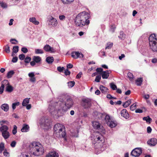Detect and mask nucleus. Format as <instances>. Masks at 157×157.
Returning <instances> with one entry per match:
<instances>
[{"instance_id":"nucleus-1","label":"nucleus","mask_w":157,"mask_h":157,"mask_svg":"<svg viewBox=\"0 0 157 157\" xmlns=\"http://www.w3.org/2000/svg\"><path fill=\"white\" fill-rule=\"evenodd\" d=\"M73 100L69 96H65L59 99L58 102H52L49 104L48 109L54 117L57 118L62 116L73 106Z\"/></svg>"},{"instance_id":"nucleus-2","label":"nucleus","mask_w":157,"mask_h":157,"mask_svg":"<svg viewBox=\"0 0 157 157\" xmlns=\"http://www.w3.org/2000/svg\"><path fill=\"white\" fill-rule=\"evenodd\" d=\"M90 15L88 12L85 11L78 14L75 20V23L76 26L82 27L85 25H88L90 23L89 19Z\"/></svg>"},{"instance_id":"nucleus-3","label":"nucleus","mask_w":157,"mask_h":157,"mask_svg":"<svg viewBox=\"0 0 157 157\" xmlns=\"http://www.w3.org/2000/svg\"><path fill=\"white\" fill-rule=\"evenodd\" d=\"M44 150L43 146L40 143L33 142L29 145V151L31 155L39 156L44 153Z\"/></svg>"},{"instance_id":"nucleus-4","label":"nucleus","mask_w":157,"mask_h":157,"mask_svg":"<svg viewBox=\"0 0 157 157\" xmlns=\"http://www.w3.org/2000/svg\"><path fill=\"white\" fill-rule=\"evenodd\" d=\"M40 124L42 127H44V128L47 129L50 126V121L47 117H42L40 119Z\"/></svg>"},{"instance_id":"nucleus-5","label":"nucleus","mask_w":157,"mask_h":157,"mask_svg":"<svg viewBox=\"0 0 157 157\" xmlns=\"http://www.w3.org/2000/svg\"><path fill=\"white\" fill-rule=\"evenodd\" d=\"M54 135L56 137L63 139L64 143L67 141L65 128L57 132L54 133Z\"/></svg>"},{"instance_id":"nucleus-6","label":"nucleus","mask_w":157,"mask_h":157,"mask_svg":"<svg viewBox=\"0 0 157 157\" xmlns=\"http://www.w3.org/2000/svg\"><path fill=\"white\" fill-rule=\"evenodd\" d=\"M8 128L6 125L2 126L0 127V131L2 132V135L5 139L8 138L10 136V133L8 131Z\"/></svg>"},{"instance_id":"nucleus-7","label":"nucleus","mask_w":157,"mask_h":157,"mask_svg":"<svg viewBox=\"0 0 157 157\" xmlns=\"http://www.w3.org/2000/svg\"><path fill=\"white\" fill-rule=\"evenodd\" d=\"M98 135H97L94 139V141L92 142L93 144L97 145L98 144H101L104 143L105 142L104 138L103 136L98 133Z\"/></svg>"},{"instance_id":"nucleus-8","label":"nucleus","mask_w":157,"mask_h":157,"mask_svg":"<svg viewBox=\"0 0 157 157\" xmlns=\"http://www.w3.org/2000/svg\"><path fill=\"white\" fill-rule=\"evenodd\" d=\"M94 115L98 119L101 120L105 119V121L106 120H108L109 118V115H106L105 113H102L98 111L94 112Z\"/></svg>"},{"instance_id":"nucleus-9","label":"nucleus","mask_w":157,"mask_h":157,"mask_svg":"<svg viewBox=\"0 0 157 157\" xmlns=\"http://www.w3.org/2000/svg\"><path fill=\"white\" fill-rule=\"evenodd\" d=\"M83 102L82 106L85 109L90 108L91 105V100L90 99L86 98H84L82 100Z\"/></svg>"},{"instance_id":"nucleus-10","label":"nucleus","mask_w":157,"mask_h":157,"mask_svg":"<svg viewBox=\"0 0 157 157\" xmlns=\"http://www.w3.org/2000/svg\"><path fill=\"white\" fill-rule=\"evenodd\" d=\"M142 152V150L140 148H136L132 151L131 155L135 157L139 156Z\"/></svg>"},{"instance_id":"nucleus-11","label":"nucleus","mask_w":157,"mask_h":157,"mask_svg":"<svg viewBox=\"0 0 157 157\" xmlns=\"http://www.w3.org/2000/svg\"><path fill=\"white\" fill-rule=\"evenodd\" d=\"M48 21H49L48 25L51 27H55L57 26L58 24L57 20L52 16L48 18Z\"/></svg>"},{"instance_id":"nucleus-12","label":"nucleus","mask_w":157,"mask_h":157,"mask_svg":"<svg viewBox=\"0 0 157 157\" xmlns=\"http://www.w3.org/2000/svg\"><path fill=\"white\" fill-rule=\"evenodd\" d=\"M65 128L64 125L59 124H56L54 127V134Z\"/></svg>"},{"instance_id":"nucleus-13","label":"nucleus","mask_w":157,"mask_h":157,"mask_svg":"<svg viewBox=\"0 0 157 157\" xmlns=\"http://www.w3.org/2000/svg\"><path fill=\"white\" fill-rule=\"evenodd\" d=\"M149 43L151 49L154 52L157 51V41H151Z\"/></svg>"},{"instance_id":"nucleus-14","label":"nucleus","mask_w":157,"mask_h":157,"mask_svg":"<svg viewBox=\"0 0 157 157\" xmlns=\"http://www.w3.org/2000/svg\"><path fill=\"white\" fill-rule=\"evenodd\" d=\"M106 122L107 125L111 128L115 127L117 125L116 121H112L110 117L109 119L108 120H106Z\"/></svg>"},{"instance_id":"nucleus-15","label":"nucleus","mask_w":157,"mask_h":157,"mask_svg":"<svg viewBox=\"0 0 157 157\" xmlns=\"http://www.w3.org/2000/svg\"><path fill=\"white\" fill-rule=\"evenodd\" d=\"M71 56L77 59L78 57L82 58L83 57V55L82 54L78 52H73L71 53Z\"/></svg>"},{"instance_id":"nucleus-16","label":"nucleus","mask_w":157,"mask_h":157,"mask_svg":"<svg viewBox=\"0 0 157 157\" xmlns=\"http://www.w3.org/2000/svg\"><path fill=\"white\" fill-rule=\"evenodd\" d=\"M157 140L155 138H152L147 141V144L150 146H155L157 144Z\"/></svg>"},{"instance_id":"nucleus-17","label":"nucleus","mask_w":157,"mask_h":157,"mask_svg":"<svg viewBox=\"0 0 157 157\" xmlns=\"http://www.w3.org/2000/svg\"><path fill=\"white\" fill-rule=\"evenodd\" d=\"M92 126L95 129L99 130L101 129V124L97 121H93L92 122Z\"/></svg>"},{"instance_id":"nucleus-18","label":"nucleus","mask_w":157,"mask_h":157,"mask_svg":"<svg viewBox=\"0 0 157 157\" xmlns=\"http://www.w3.org/2000/svg\"><path fill=\"white\" fill-rule=\"evenodd\" d=\"M9 84L8 81L7 80H4L2 82L1 86L0 87V94H2L4 90L5 85H9Z\"/></svg>"},{"instance_id":"nucleus-19","label":"nucleus","mask_w":157,"mask_h":157,"mask_svg":"<svg viewBox=\"0 0 157 157\" xmlns=\"http://www.w3.org/2000/svg\"><path fill=\"white\" fill-rule=\"evenodd\" d=\"M111 72L110 70H107L105 71H103L101 75L103 79H107L109 77V74Z\"/></svg>"},{"instance_id":"nucleus-20","label":"nucleus","mask_w":157,"mask_h":157,"mask_svg":"<svg viewBox=\"0 0 157 157\" xmlns=\"http://www.w3.org/2000/svg\"><path fill=\"white\" fill-rule=\"evenodd\" d=\"M121 115L126 119H128L129 117V114L126 109H123L121 110Z\"/></svg>"},{"instance_id":"nucleus-21","label":"nucleus","mask_w":157,"mask_h":157,"mask_svg":"<svg viewBox=\"0 0 157 157\" xmlns=\"http://www.w3.org/2000/svg\"><path fill=\"white\" fill-rule=\"evenodd\" d=\"M58 153L55 151L51 152L46 155V157H59Z\"/></svg>"},{"instance_id":"nucleus-22","label":"nucleus","mask_w":157,"mask_h":157,"mask_svg":"<svg viewBox=\"0 0 157 157\" xmlns=\"http://www.w3.org/2000/svg\"><path fill=\"white\" fill-rule=\"evenodd\" d=\"M44 49L46 52H54V49L53 48L48 44H46L44 46Z\"/></svg>"},{"instance_id":"nucleus-23","label":"nucleus","mask_w":157,"mask_h":157,"mask_svg":"<svg viewBox=\"0 0 157 157\" xmlns=\"http://www.w3.org/2000/svg\"><path fill=\"white\" fill-rule=\"evenodd\" d=\"M29 126L26 124L23 125L22 128L21 129V131L22 132H27L29 131Z\"/></svg>"},{"instance_id":"nucleus-24","label":"nucleus","mask_w":157,"mask_h":157,"mask_svg":"<svg viewBox=\"0 0 157 157\" xmlns=\"http://www.w3.org/2000/svg\"><path fill=\"white\" fill-rule=\"evenodd\" d=\"M99 89L104 94L106 93L108 90V89L107 87L103 85H101L100 86Z\"/></svg>"},{"instance_id":"nucleus-25","label":"nucleus","mask_w":157,"mask_h":157,"mask_svg":"<svg viewBox=\"0 0 157 157\" xmlns=\"http://www.w3.org/2000/svg\"><path fill=\"white\" fill-rule=\"evenodd\" d=\"M1 109L5 112L8 111L9 109V106L7 104H3L1 106Z\"/></svg>"},{"instance_id":"nucleus-26","label":"nucleus","mask_w":157,"mask_h":157,"mask_svg":"<svg viewBox=\"0 0 157 157\" xmlns=\"http://www.w3.org/2000/svg\"><path fill=\"white\" fill-rule=\"evenodd\" d=\"M143 81L142 78H138L135 81L136 85L138 86H140L142 84Z\"/></svg>"},{"instance_id":"nucleus-27","label":"nucleus","mask_w":157,"mask_h":157,"mask_svg":"<svg viewBox=\"0 0 157 157\" xmlns=\"http://www.w3.org/2000/svg\"><path fill=\"white\" fill-rule=\"evenodd\" d=\"M149 42L151 41H157L155 35V34L151 35L149 37Z\"/></svg>"},{"instance_id":"nucleus-28","label":"nucleus","mask_w":157,"mask_h":157,"mask_svg":"<svg viewBox=\"0 0 157 157\" xmlns=\"http://www.w3.org/2000/svg\"><path fill=\"white\" fill-rule=\"evenodd\" d=\"M33 59L36 63H38L41 61V58L39 56H33Z\"/></svg>"},{"instance_id":"nucleus-29","label":"nucleus","mask_w":157,"mask_h":157,"mask_svg":"<svg viewBox=\"0 0 157 157\" xmlns=\"http://www.w3.org/2000/svg\"><path fill=\"white\" fill-rule=\"evenodd\" d=\"M54 61L53 57L48 56L46 58V61L48 64L52 63Z\"/></svg>"},{"instance_id":"nucleus-30","label":"nucleus","mask_w":157,"mask_h":157,"mask_svg":"<svg viewBox=\"0 0 157 157\" xmlns=\"http://www.w3.org/2000/svg\"><path fill=\"white\" fill-rule=\"evenodd\" d=\"M29 21L36 25H38L39 24V21L36 20L35 17H31L29 19Z\"/></svg>"},{"instance_id":"nucleus-31","label":"nucleus","mask_w":157,"mask_h":157,"mask_svg":"<svg viewBox=\"0 0 157 157\" xmlns=\"http://www.w3.org/2000/svg\"><path fill=\"white\" fill-rule=\"evenodd\" d=\"M77 9H81L82 10H89L86 6H83L80 3H78L77 8Z\"/></svg>"},{"instance_id":"nucleus-32","label":"nucleus","mask_w":157,"mask_h":157,"mask_svg":"<svg viewBox=\"0 0 157 157\" xmlns=\"http://www.w3.org/2000/svg\"><path fill=\"white\" fill-rule=\"evenodd\" d=\"M29 98H25L23 101L22 105L23 106H25L27 104L29 103Z\"/></svg>"},{"instance_id":"nucleus-33","label":"nucleus","mask_w":157,"mask_h":157,"mask_svg":"<svg viewBox=\"0 0 157 157\" xmlns=\"http://www.w3.org/2000/svg\"><path fill=\"white\" fill-rule=\"evenodd\" d=\"M143 119L144 121H146L147 123H150L152 121V119L150 118L149 116L144 117H143Z\"/></svg>"},{"instance_id":"nucleus-34","label":"nucleus","mask_w":157,"mask_h":157,"mask_svg":"<svg viewBox=\"0 0 157 157\" xmlns=\"http://www.w3.org/2000/svg\"><path fill=\"white\" fill-rule=\"evenodd\" d=\"M14 73V72L13 70L10 71H9L7 73V77L8 78H11L13 75Z\"/></svg>"},{"instance_id":"nucleus-35","label":"nucleus","mask_w":157,"mask_h":157,"mask_svg":"<svg viewBox=\"0 0 157 157\" xmlns=\"http://www.w3.org/2000/svg\"><path fill=\"white\" fill-rule=\"evenodd\" d=\"M131 103V100H128V101L125 102L123 104V106L124 108H126Z\"/></svg>"},{"instance_id":"nucleus-36","label":"nucleus","mask_w":157,"mask_h":157,"mask_svg":"<svg viewBox=\"0 0 157 157\" xmlns=\"http://www.w3.org/2000/svg\"><path fill=\"white\" fill-rule=\"evenodd\" d=\"M35 52L36 54H42L44 53L43 50L40 49H35Z\"/></svg>"},{"instance_id":"nucleus-37","label":"nucleus","mask_w":157,"mask_h":157,"mask_svg":"<svg viewBox=\"0 0 157 157\" xmlns=\"http://www.w3.org/2000/svg\"><path fill=\"white\" fill-rule=\"evenodd\" d=\"M6 90L8 92H10L13 91V88L12 86L10 85H8L6 86Z\"/></svg>"},{"instance_id":"nucleus-38","label":"nucleus","mask_w":157,"mask_h":157,"mask_svg":"<svg viewBox=\"0 0 157 157\" xmlns=\"http://www.w3.org/2000/svg\"><path fill=\"white\" fill-rule=\"evenodd\" d=\"M126 35L124 33L123 31H121L120 32V35L118 36V37L122 40H124L125 37Z\"/></svg>"},{"instance_id":"nucleus-39","label":"nucleus","mask_w":157,"mask_h":157,"mask_svg":"<svg viewBox=\"0 0 157 157\" xmlns=\"http://www.w3.org/2000/svg\"><path fill=\"white\" fill-rule=\"evenodd\" d=\"M64 4H70L73 2L74 0H61Z\"/></svg>"},{"instance_id":"nucleus-40","label":"nucleus","mask_w":157,"mask_h":157,"mask_svg":"<svg viewBox=\"0 0 157 157\" xmlns=\"http://www.w3.org/2000/svg\"><path fill=\"white\" fill-rule=\"evenodd\" d=\"M19 50V47L18 46H14L13 47V52L14 53H17Z\"/></svg>"},{"instance_id":"nucleus-41","label":"nucleus","mask_w":157,"mask_h":157,"mask_svg":"<svg viewBox=\"0 0 157 157\" xmlns=\"http://www.w3.org/2000/svg\"><path fill=\"white\" fill-rule=\"evenodd\" d=\"M68 86L70 88L73 87L75 84V82L74 81H71L68 82L67 83Z\"/></svg>"},{"instance_id":"nucleus-42","label":"nucleus","mask_w":157,"mask_h":157,"mask_svg":"<svg viewBox=\"0 0 157 157\" xmlns=\"http://www.w3.org/2000/svg\"><path fill=\"white\" fill-rule=\"evenodd\" d=\"M20 104V102H16L13 103L12 104V107L13 110H14L16 109V106L19 105Z\"/></svg>"},{"instance_id":"nucleus-43","label":"nucleus","mask_w":157,"mask_h":157,"mask_svg":"<svg viewBox=\"0 0 157 157\" xmlns=\"http://www.w3.org/2000/svg\"><path fill=\"white\" fill-rule=\"evenodd\" d=\"M110 86L111 88L113 90H116L117 89V86L113 83H110Z\"/></svg>"},{"instance_id":"nucleus-44","label":"nucleus","mask_w":157,"mask_h":157,"mask_svg":"<svg viewBox=\"0 0 157 157\" xmlns=\"http://www.w3.org/2000/svg\"><path fill=\"white\" fill-rule=\"evenodd\" d=\"M0 5L4 9L6 8L7 6L6 3L2 2H0Z\"/></svg>"},{"instance_id":"nucleus-45","label":"nucleus","mask_w":157,"mask_h":157,"mask_svg":"<svg viewBox=\"0 0 157 157\" xmlns=\"http://www.w3.org/2000/svg\"><path fill=\"white\" fill-rule=\"evenodd\" d=\"M136 108V103L131 105L130 109L132 111L134 110Z\"/></svg>"},{"instance_id":"nucleus-46","label":"nucleus","mask_w":157,"mask_h":157,"mask_svg":"<svg viewBox=\"0 0 157 157\" xmlns=\"http://www.w3.org/2000/svg\"><path fill=\"white\" fill-rule=\"evenodd\" d=\"M10 47L8 45H7L5 46L4 50L7 53H9L10 52Z\"/></svg>"},{"instance_id":"nucleus-47","label":"nucleus","mask_w":157,"mask_h":157,"mask_svg":"<svg viewBox=\"0 0 157 157\" xmlns=\"http://www.w3.org/2000/svg\"><path fill=\"white\" fill-rule=\"evenodd\" d=\"M4 148V144L1 143L0 144V153H2Z\"/></svg>"},{"instance_id":"nucleus-48","label":"nucleus","mask_w":157,"mask_h":157,"mask_svg":"<svg viewBox=\"0 0 157 157\" xmlns=\"http://www.w3.org/2000/svg\"><path fill=\"white\" fill-rule=\"evenodd\" d=\"M31 58L29 56H27L25 59L24 62L26 63H29L31 60Z\"/></svg>"},{"instance_id":"nucleus-49","label":"nucleus","mask_w":157,"mask_h":157,"mask_svg":"<svg viewBox=\"0 0 157 157\" xmlns=\"http://www.w3.org/2000/svg\"><path fill=\"white\" fill-rule=\"evenodd\" d=\"M115 25H112L110 28V31L112 33H113L115 31V30L116 29Z\"/></svg>"},{"instance_id":"nucleus-50","label":"nucleus","mask_w":157,"mask_h":157,"mask_svg":"<svg viewBox=\"0 0 157 157\" xmlns=\"http://www.w3.org/2000/svg\"><path fill=\"white\" fill-rule=\"evenodd\" d=\"M101 79V76L100 75H97L95 79V81L97 82H99Z\"/></svg>"},{"instance_id":"nucleus-51","label":"nucleus","mask_w":157,"mask_h":157,"mask_svg":"<svg viewBox=\"0 0 157 157\" xmlns=\"http://www.w3.org/2000/svg\"><path fill=\"white\" fill-rule=\"evenodd\" d=\"M128 77L130 79V80H132L134 77L133 74L131 73H128Z\"/></svg>"},{"instance_id":"nucleus-52","label":"nucleus","mask_w":157,"mask_h":157,"mask_svg":"<svg viewBox=\"0 0 157 157\" xmlns=\"http://www.w3.org/2000/svg\"><path fill=\"white\" fill-rule=\"evenodd\" d=\"M17 127L16 125H14L13 126V128L12 130V133L13 135H15L17 133Z\"/></svg>"},{"instance_id":"nucleus-53","label":"nucleus","mask_w":157,"mask_h":157,"mask_svg":"<svg viewBox=\"0 0 157 157\" xmlns=\"http://www.w3.org/2000/svg\"><path fill=\"white\" fill-rule=\"evenodd\" d=\"M113 43H110L109 44H107V46L105 47V49H110L113 46Z\"/></svg>"},{"instance_id":"nucleus-54","label":"nucleus","mask_w":157,"mask_h":157,"mask_svg":"<svg viewBox=\"0 0 157 157\" xmlns=\"http://www.w3.org/2000/svg\"><path fill=\"white\" fill-rule=\"evenodd\" d=\"M10 42H11V43L13 44H16L17 43L18 41L16 39H12L10 40Z\"/></svg>"},{"instance_id":"nucleus-55","label":"nucleus","mask_w":157,"mask_h":157,"mask_svg":"<svg viewBox=\"0 0 157 157\" xmlns=\"http://www.w3.org/2000/svg\"><path fill=\"white\" fill-rule=\"evenodd\" d=\"M64 69L63 67H57V70L59 72H62Z\"/></svg>"},{"instance_id":"nucleus-56","label":"nucleus","mask_w":157,"mask_h":157,"mask_svg":"<svg viewBox=\"0 0 157 157\" xmlns=\"http://www.w3.org/2000/svg\"><path fill=\"white\" fill-rule=\"evenodd\" d=\"M9 124V122L7 121L4 120H2V121H0V124L2 126H3V124Z\"/></svg>"},{"instance_id":"nucleus-57","label":"nucleus","mask_w":157,"mask_h":157,"mask_svg":"<svg viewBox=\"0 0 157 157\" xmlns=\"http://www.w3.org/2000/svg\"><path fill=\"white\" fill-rule=\"evenodd\" d=\"M18 57L21 60H23L25 58V55L23 54H20L19 56Z\"/></svg>"},{"instance_id":"nucleus-58","label":"nucleus","mask_w":157,"mask_h":157,"mask_svg":"<svg viewBox=\"0 0 157 157\" xmlns=\"http://www.w3.org/2000/svg\"><path fill=\"white\" fill-rule=\"evenodd\" d=\"M3 151H4V152H3L4 155L5 156H9V152L7 151V150L6 149L5 150L4 149Z\"/></svg>"},{"instance_id":"nucleus-59","label":"nucleus","mask_w":157,"mask_h":157,"mask_svg":"<svg viewBox=\"0 0 157 157\" xmlns=\"http://www.w3.org/2000/svg\"><path fill=\"white\" fill-rule=\"evenodd\" d=\"M64 73L66 75H69L71 74L70 71H69L67 69L65 70Z\"/></svg>"},{"instance_id":"nucleus-60","label":"nucleus","mask_w":157,"mask_h":157,"mask_svg":"<svg viewBox=\"0 0 157 157\" xmlns=\"http://www.w3.org/2000/svg\"><path fill=\"white\" fill-rule=\"evenodd\" d=\"M21 51L24 53H26L28 52L27 48L25 47H23L21 49Z\"/></svg>"},{"instance_id":"nucleus-61","label":"nucleus","mask_w":157,"mask_h":157,"mask_svg":"<svg viewBox=\"0 0 157 157\" xmlns=\"http://www.w3.org/2000/svg\"><path fill=\"white\" fill-rule=\"evenodd\" d=\"M18 60V58L17 56L13 57L12 60V62L13 63H16L17 62Z\"/></svg>"},{"instance_id":"nucleus-62","label":"nucleus","mask_w":157,"mask_h":157,"mask_svg":"<svg viewBox=\"0 0 157 157\" xmlns=\"http://www.w3.org/2000/svg\"><path fill=\"white\" fill-rule=\"evenodd\" d=\"M103 69L101 68H97L96 69V71L97 72H101L103 71Z\"/></svg>"},{"instance_id":"nucleus-63","label":"nucleus","mask_w":157,"mask_h":157,"mask_svg":"<svg viewBox=\"0 0 157 157\" xmlns=\"http://www.w3.org/2000/svg\"><path fill=\"white\" fill-rule=\"evenodd\" d=\"M28 76L30 78L33 77L35 76L34 72H32L28 74Z\"/></svg>"},{"instance_id":"nucleus-64","label":"nucleus","mask_w":157,"mask_h":157,"mask_svg":"<svg viewBox=\"0 0 157 157\" xmlns=\"http://www.w3.org/2000/svg\"><path fill=\"white\" fill-rule=\"evenodd\" d=\"M16 143V141H13L11 143L10 145L13 147H14L15 146Z\"/></svg>"}]
</instances>
